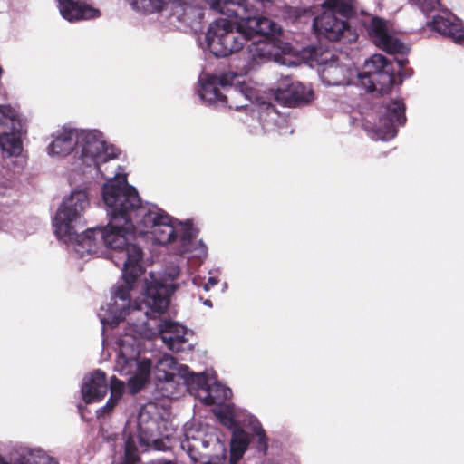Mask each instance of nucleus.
<instances>
[{
    "instance_id": "1",
    "label": "nucleus",
    "mask_w": 464,
    "mask_h": 464,
    "mask_svg": "<svg viewBox=\"0 0 464 464\" xmlns=\"http://www.w3.org/2000/svg\"><path fill=\"white\" fill-rule=\"evenodd\" d=\"M110 258L121 267L123 284L116 287L106 307H101L98 317L103 326L115 327L129 315L126 333L118 341L114 371L127 376L130 392L137 393L147 382L152 367L150 359L140 358L139 337L150 338L155 333L149 323L150 312L161 314L167 309L170 289L150 272L144 281L142 301L131 304L130 291L144 272L142 253L130 247L120 255H110Z\"/></svg>"
},
{
    "instance_id": "2",
    "label": "nucleus",
    "mask_w": 464,
    "mask_h": 464,
    "mask_svg": "<svg viewBox=\"0 0 464 464\" xmlns=\"http://www.w3.org/2000/svg\"><path fill=\"white\" fill-rule=\"evenodd\" d=\"M103 179L107 180L102 186V199L107 207L108 225L78 233L77 226L89 206V199L84 189H74L63 198L53 219L55 236L71 245L72 251L81 258L98 254L103 246L110 249L112 256L130 247H136L143 254L139 245L130 242V237L138 226V219L144 216L151 204L141 203L137 189L128 184L124 169L120 165L112 167L110 175Z\"/></svg>"
},
{
    "instance_id": "3",
    "label": "nucleus",
    "mask_w": 464,
    "mask_h": 464,
    "mask_svg": "<svg viewBox=\"0 0 464 464\" xmlns=\"http://www.w3.org/2000/svg\"><path fill=\"white\" fill-rule=\"evenodd\" d=\"M198 93L208 105L228 106L239 110L246 108L249 102L252 111H256L259 121H276L279 114L272 101L286 107H300L313 99V92L299 82L288 79L270 96L260 93L241 80V76L233 72H225L219 75H205L198 79Z\"/></svg>"
},
{
    "instance_id": "4",
    "label": "nucleus",
    "mask_w": 464,
    "mask_h": 464,
    "mask_svg": "<svg viewBox=\"0 0 464 464\" xmlns=\"http://www.w3.org/2000/svg\"><path fill=\"white\" fill-rule=\"evenodd\" d=\"M210 8L228 17L237 19L233 23L219 18L210 24L205 36L207 47L217 57H227L242 49L245 42L254 35H274L279 25L263 12L271 14V0H209Z\"/></svg>"
},
{
    "instance_id": "5",
    "label": "nucleus",
    "mask_w": 464,
    "mask_h": 464,
    "mask_svg": "<svg viewBox=\"0 0 464 464\" xmlns=\"http://www.w3.org/2000/svg\"><path fill=\"white\" fill-rule=\"evenodd\" d=\"M319 76L328 86L361 85L366 92L385 93L395 82L393 64L382 54H373L365 61L363 71L359 72L351 60L331 55L330 59L318 61Z\"/></svg>"
},
{
    "instance_id": "6",
    "label": "nucleus",
    "mask_w": 464,
    "mask_h": 464,
    "mask_svg": "<svg viewBox=\"0 0 464 464\" xmlns=\"http://www.w3.org/2000/svg\"><path fill=\"white\" fill-rule=\"evenodd\" d=\"M157 388L162 396L178 397L179 388L188 392L206 405H221L232 396V391L218 382L209 384L204 373H195L187 365L179 364L173 356L164 354L154 366Z\"/></svg>"
},
{
    "instance_id": "7",
    "label": "nucleus",
    "mask_w": 464,
    "mask_h": 464,
    "mask_svg": "<svg viewBox=\"0 0 464 464\" xmlns=\"http://www.w3.org/2000/svg\"><path fill=\"white\" fill-rule=\"evenodd\" d=\"M355 0H325L324 12L313 22V28L319 37L336 42L342 39L352 42L355 34L347 23L354 13Z\"/></svg>"
},
{
    "instance_id": "8",
    "label": "nucleus",
    "mask_w": 464,
    "mask_h": 464,
    "mask_svg": "<svg viewBox=\"0 0 464 464\" xmlns=\"http://www.w3.org/2000/svg\"><path fill=\"white\" fill-rule=\"evenodd\" d=\"M77 161L76 167L82 169V167H93L102 178L108 176L102 165L118 157L120 150L113 145L108 144L103 134L98 130H78ZM113 166H110L111 169Z\"/></svg>"
},
{
    "instance_id": "9",
    "label": "nucleus",
    "mask_w": 464,
    "mask_h": 464,
    "mask_svg": "<svg viewBox=\"0 0 464 464\" xmlns=\"http://www.w3.org/2000/svg\"><path fill=\"white\" fill-rule=\"evenodd\" d=\"M184 440L181 442V448L187 451L191 460L197 463L198 456L205 454L203 450L211 448L215 453L209 455L208 460L201 461L200 464H214V460H225L227 450L225 443L220 440L216 429L208 425L189 424L185 426Z\"/></svg>"
},
{
    "instance_id": "10",
    "label": "nucleus",
    "mask_w": 464,
    "mask_h": 464,
    "mask_svg": "<svg viewBox=\"0 0 464 464\" xmlns=\"http://www.w3.org/2000/svg\"><path fill=\"white\" fill-rule=\"evenodd\" d=\"M135 231L150 238L153 243L166 245L178 237L176 220L158 206L151 204Z\"/></svg>"
},
{
    "instance_id": "11",
    "label": "nucleus",
    "mask_w": 464,
    "mask_h": 464,
    "mask_svg": "<svg viewBox=\"0 0 464 464\" xmlns=\"http://www.w3.org/2000/svg\"><path fill=\"white\" fill-rule=\"evenodd\" d=\"M405 109L401 100H391L379 107L378 122L366 120L363 128L372 140H390L397 135V127L406 122Z\"/></svg>"
},
{
    "instance_id": "12",
    "label": "nucleus",
    "mask_w": 464,
    "mask_h": 464,
    "mask_svg": "<svg viewBox=\"0 0 464 464\" xmlns=\"http://www.w3.org/2000/svg\"><path fill=\"white\" fill-rule=\"evenodd\" d=\"M23 123L18 112L8 105H0V147L7 157L22 152Z\"/></svg>"
},
{
    "instance_id": "13",
    "label": "nucleus",
    "mask_w": 464,
    "mask_h": 464,
    "mask_svg": "<svg viewBox=\"0 0 464 464\" xmlns=\"http://www.w3.org/2000/svg\"><path fill=\"white\" fill-rule=\"evenodd\" d=\"M160 422H163V420L155 403L149 402L140 409L137 416V433L141 447L161 450L163 442L160 438L162 436Z\"/></svg>"
},
{
    "instance_id": "14",
    "label": "nucleus",
    "mask_w": 464,
    "mask_h": 464,
    "mask_svg": "<svg viewBox=\"0 0 464 464\" xmlns=\"http://www.w3.org/2000/svg\"><path fill=\"white\" fill-rule=\"evenodd\" d=\"M158 313L150 312L149 323L152 327H155V333L150 337L159 333L160 339L168 349L175 353L184 351L187 346L190 347L188 343L189 336L192 335L191 331L174 321H158Z\"/></svg>"
},
{
    "instance_id": "15",
    "label": "nucleus",
    "mask_w": 464,
    "mask_h": 464,
    "mask_svg": "<svg viewBox=\"0 0 464 464\" xmlns=\"http://www.w3.org/2000/svg\"><path fill=\"white\" fill-rule=\"evenodd\" d=\"M374 44L390 54L405 55L409 47L389 32L387 22L378 16L370 15L362 22Z\"/></svg>"
},
{
    "instance_id": "16",
    "label": "nucleus",
    "mask_w": 464,
    "mask_h": 464,
    "mask_svg": "<svg viewBox=\"0 0 464 464\" xmlns=\"http://www.w3.org/2000/svg\"><path fill=\"white\" fill-rule=\"evenodd\" d=\"M108 392L106 373L97 369L86 375L82 380L81 393L86 403H94L102 401Z\"/></svg>"
},
{
    "instance_id": "17",
    "label": "nucleus",
    "mask_w": 464,
    "mask_h": 464,
    "mask_svg": "<svg viewBox=\"0 0 464 464\" xmlns=\"http://www.w3.org/2000/svg\"><path fill=\"white\" fill-rule=\"evenodd\" d=\"M14 464H59L53 456L41 447L16 444L10 451Z\"/></svg>"
},
{
    "instance_id": "18",
    "label": "nucleus",
    "mask_w": 464,
    "mask_h": 464,
    "mask_svg": "<svg viewBox=\"0 0 464 464\" xmlns=\"http://www.w3.org/2000/svg\"><path fill=\"white\" fill-rule=\"evenodd\" d=\"M79 129L63 128L57 130L53 141L47 147V152L51 156L66 157L73 153L77 160L76 150L78 145Z\"/></svg>"
},
{
    "instance_id": "19",
    "label": "nucleus",
    "mask_w": 464,
    "mask_h": 464,
    "mask_svg": "<svg viewBox=\"0 0 464 464\" xmlns=\"http://www.w3.org/2000/svg\"><path fill=\"white\" fill-rule=\"evenodd\" d=\"M430 26L434 31L451 38L455 43L464 44V28L460 20L451 13L435 15Z\"/></svg>"
},
{
    "instance_id": "20",
    "label": "nucleus",
    "mask_w": 464,
    "mask_h": 464,
    "mask_svg": "<svg viewBox=\"0 0 464 464\" xmlns=\"http://www.w3.org/2000/svg\"><path fill=\"white\" fill-rule=\"evenodd\" d=\"M61 15L69 22L98 17L100 12L80 0H59Z\"/></svg>"
},
{
    "instance_id": "21",
    "label": "nucleus",
    "mask_w": 464,
    "mask_h": 464,
    "mask_svg": "<svg viewBox=\"0 0 464 464\" xmlns=\"http://www.w3.org/2000/svg\"><path fill=\"white\" fill-rule=\"evenodd\" d=\"M274 44L267 41L251 43L246 52L247 70H255L260 64L270 61L274 55Z\"/></svg>"
},
{
    "instance_id": "22",
    "label": "nucleus",
    "mask_w": 464,
    "mask_h": 464,
    "mask_svg": "<svg viewBox=\"0 0 464 464\" xmlns=\"http://www.w3.org/2000/svg\"><path fill=\"white\" fill-rule=\"evenodd\" d=\"M250 441L249 434L242 428H236L230 441L229 464H236L247 450Z\"/></svg>"
},
{
    "instance_id": "23",
    "label": "nucleus",
    "mask_w": 464,
    "mask_h": 464,
    "mask_svg": "<svg viewBox=\"0 0 464 464\" xmlns=\"http://www.w3.org/2000/svg\"><path fill=\"white\" fill-rule=\"evenodd\" d=\"M178 236L180 237V253H189L194 240L197 237V231L193 228L191 221L188 220L185 224L179 223L177 226Z\"/></svg>"
},
{
    "instance_id": "24",
    "label": "nucleus",
    "mask_w": 464,
    "mask_h": 464,
    "mask_svg": "<svg viewBox=\"0 0 464 464\" xmlns=\"http://www.w3.org/2000/svg\"><path fill=\"white\" fill-rule=\"evenodd\" d=\"M133 10L144 14H150L161 11L165 0H129Z\"/></svg>"
},
{
    "instance_id": "25",
    "label": "nucleus",
    "mask_w": 464,
    "mask_h": 464,
    "mask_svg": "<svg viewBox=\"0 0 464 464\" xmlns=\"http://www.w3.org/2000/svg\"><path fill=\"white\" fill-rule=\"evenodd\" d=\"M247 425L250 427L252 431L258 438V441H257L258 450L265 454L267 450V438H266L265 430L262 428V425L260 424L259 420L252 415L248 416V424Z\"/></svg>"
},
{
    "instance_id": "26",
    "label": "nucleus",
    "mask_w": 464,
    "mask_h": 464,
    "mask_svg": "<svg viewBox=\"0 0 464 464\" xmlns=\"http://www.w3.org/2000/svg\"><path fill=\"white\" fill-rule=\"evenodd\" d=\"M125 460L121 464H135L140 460L139 451L132 437H128L124 443Z\"/></svg>"
},
{
    "instance_id": "27",
    "label": "nucleus",
    "mask_w": 464,
    "mask_h": 464,
    "mask_svg": "<svg viewBox=\"0 0 464 464\" xmlns=\"http://www.w3.org/2000/svg\"><path fill=\"white\" fill-rule=\"evenodd\" d=\"M111 397L120 401L125 389V384L117 377L112 376L110 380Z\"/></svg>"
},
{
    "instance_id": "28",
    "label": "nucleus",
    "mask_w": 464,
    "mask_h": 464,
    "mask_svg": "<svg viewBox=\"0 0 464 464\" xmlns=\"http://www.w3.org/2000/svg\"><path fill=\"white\" fill-rule=\"evenodd\" d=\"M396 63L399 67L398 75L401 78V81L410 78L412 75V70L411 68H406L408 63V60L406 58H396Z\"/></svg>"
},
{
    "instance_id": "29",
    "label": "nucleus",
    "mask_w": 464,
    "mask_h": 464,
    "mask_svg": "<svg viewBox=\"0 0 464 464\" xmlns=\"http://www.w3.org/2000/svg\"><path fill=\"white\" fill-rule=\"evenodd\" d=\"M196 246L190 252H193L192 256L198 258L200 262H202L208 256V248L207 246L199 240L195 242Z\"/></svg>"
},
{
    "instance_id": "30",
    "label": "nucleus",
    "mask_w": 464,
    "mask_h": 464,
    "mask_svg": "<svg viewBox=\"0 0 464 464\" xmlns=\"http://www.w3.org/2000/svg\"><path fill=\"white\" fill-rule=\"evenodd\" d=\"M221 417V421L222 423L227 426V428L231 429L232 431L236 429V428H240L237 424V420H235V413H234V411L232 409H230V407H228V411L227 414H224Z\"/></svg>"
},
{
    "instance_id": "31",
    "label": "nucleus",
    "mask_w": 464,
    "mask_h": 464,
    "mask_svg": "<svg viewBox=\"0 0 464 464\" xmlns=\"http://www.w3.org/2000/svg\"><path fill=\"white\" fill-rule=\"evenodd\" d=\"M119 402L118 400L112 398L110 396L108 401L106 402V404L101 408H99L97 411H96V413H97V417L98 418H101V417H103L104 415L110 413L113 408L115 407V405Z\"/></svg>"
},
{
    "instance_id": "32",
    "label": "nucleus",
    "mask_w": 464,
    "mask_h": 464,
    "mask_svg": "<svg viewBox=\"0 0 464 464\" xmlns=\"http://www.w3.org/2000/svg\"><path fill=\"white\" fill-rule=\"evenodd\" d=\"M14 187V180L4 179L0 180V195H9V191Z\"/></svg>"
},
{
    "instance_id": "33",
    "label": "nucleus",
    "mask_w": 464,
    "mask_h": 464,
    "mask_svg": "<svg viewBox=\"0 0 464 464\" xmlns=\"http://www.w3.org/2000/svg\"><path fill=\"white\" fill-rule=\"evenodd\" d=\"M218 279H217L214 276H210L208 278V282L204 285L203 289L208 292V291H209V289L212 286L218 285Z\"/></svg>"
},
{
    "instance_id": "34",
    "label": "nucleus",
    "mask_w": 464,
    "mask_h": 464,
    "mask_svg": "<svg viewBox=\"0 0 464 464\" xmlns=\"http://www.w3.org/2000/svg\"><path fill=\"white\" fill-rule=\"evenodd\" d=\"M149 464H172L170 460L159 459L157 462L150 461Z\"/></svg>"
},
{
    "instance_id": "35",
    "label": "nucleus",
    "mask_w": 464,
    "mask_h": 464,
    "mask_svg": "<svg viewBox=\"0 0 464 464\" xmlns=\"http://www.w3.org/2000/svg\"><path fill=\"white\" fill-rule=\"evenodd\" d=\"M203 304L208 307H212V302L208 299L205 300Z\"/></svg>"
}]
</instances>
